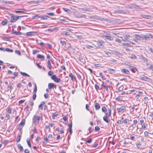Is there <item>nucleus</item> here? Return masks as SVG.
I'll use <instances>...</instances> for the list:
<instances>
[{
    "mask_svg": "<svg viewBox=\"0 0 153 153\" xmlns=\"http://www.w3.org/2000/svg\"><path fill=\"white\" fill-rule=\"evenodd\" d=\"M117 110L119 113L123 112L126 110V108L125 106H122L120 108H117Z\"/></svg>",
    "mask_w": 153,
    "mask_h": 153,
    "instance_id": "4",
    "label": "nucleus"
},
{
    "mask_svg": "<svg viewBox=\"0 0 153 153\" xmlns=\"http://www.w3.org/2000/svg\"><path fill=\"white\" fill-rule=\"evenodd\" d=\"M81 9L83 11H90V9L87 8L86 7L82 8Z\"/></svg>",
    "mask_w": 153,
    "mask_h": 153,
    "instance_id": "31",
    "label": "nucleus"
},
{
    "mask_svg": "<svg viewBox=\"0 0 153 153\" xmlns=\"http://www.w3.org/2000/svg\"><path fill=\"white\" fill-rule=\"evenodd\" d=\"M56 86L53 83H50L48 84V88L50 89L53 88L54 87L56 88Z\"/></svg>",
    "mask_w": 153,
    "mask_h": 153,
    "instance_id": "6",
    "label": "nucleus"
},
{
    "mask_svg": "<svg viewBox=\"0 0 153 153\" xmlns=\"http://www.w3.org/2000/svg\"><path fill=\"white\" fill-rule=\"evenodd\" d=\"M140 79L143 80H144L145 81H147L148 79H149L146 76L145 77H141L140 78Z\"/></svg>",
    "mask_w": 153,
    "mask_h": 153,
    "instance_id": "26",
    "label": "nucleus"
},
{
    "mask_svg": "<svg viewBox=\"0 0 153 153\" xmlns=\"http://www.w3.org/2000/svg\"><path fill=\"white\" fill-rule=\"evenodd\" d=\"M114 52L117 55H119L122 56L123 54L122 53H120L116 51H114Z\"/></svg>",
    "mask_w": 153,
    "mask_h": 153,
    "instance_id": "54",
    "label": "nucleus"
},
{
    "mask_svg": "<svg viewBox=\"0 0 153 153\" xmlns=\"http://www.w3.org/2000/svg\"><path fill=\"white\" fill-rule=\"evenodd\" d=\"M7 112L9 114H10L11 113V108L10 107H8L7 108Z\"/></svg>",
    "mask_w": 153,
    "mask_h": 153,
    "instance_id": "37",
    "label": "nucleus"
},
{
    "mask_svg": "<svg viewBox=\"0 0 153 153\" xmlns=\"http://www.w3.org/2000/svg\"><path fill=\"white\" fill-rule=\"evenodd\" d=\"M27 144H28V146L30 148H31V143H30V139L29 138L27 139Z\"/></svg>",
    "mask_w": 153,
    "mask_h": 153,
    "instance_id": "30",
    "label": "nucleus"
},
{
    "mask_svg": "<svg viewBox=\"0 0 153 153\" xmlns=\"http://www.w3.org/2000/svg\"><path fill=\"white\" fill-rule=\"evenodd\" d=\"M36 93H33V99L34 100H35L36 99Z\"/></svg>",
    "mask_w": 153,
    "mask_h": 153,
    "instance_id": "50",
    "label": "nucleus"
},
{
    "mask_svg": "<svg viewBox=\"0 0 153 153\" xmlns=\"http://www.w3.org/2000/svg\"><path fill=\"white\" fill-rule=\"evenodd\" d=\"M104 82H103L102 84L101 85V86L103 87L107 91H108V87L109 86H108L107 85H105L104 84Z\"/></svg>",
    "mask_w": 153,
    "mask_h": 153,
    "instance_id": "11",
    "label": "nucleus"
},
{
    "mask_svg": "<svg viewBox=\"0 0 153 153\" xmlns=\"http://www.w3.org/2000/svg\"><path fill=\"white\" fill-rule=\"evenodd\" d=\"M97 20H100L101 21H108V19H104L102 18H99L98 17H97L96 18Z\"/></svg>",
    "mask_w": 153,
    "mask_h": 153,
    "instance_id": "18",
    "label": "nucleus"
},
{
    "mask_svg": "<svg viewBox=\"0 0 153 153\" xmlns=\"http://www.w3.org/2000/svg\"><path fill=\"white\" fill-rule=\"evenodd\" d=\"M15 52L16 53H17L18 55H19V56L21 55V53L20 51L18 50H16L15 51Z\"/></svg>",
    "mask_w": 153,
    "mask_h": 153,
    "instance_id": "45",
    "label": "nucleus"
},
{
    "mask_svg": "<svg viewBox=\"0 0 153 153\" xmlns=\"http://www.w3.org/2000/svg\"><path fill=\"white\" fill-rule=\"evenodd\" d=\"M100 129L99 127L98 126H95V131H99Z\"/></svg>",
    "mask_w": 153,
    "mask_h": 153,
    "instance_id": "56",
    "label": "nucleus"
},
{
    "mask_svg": "<svg viewBox=\"0 0 153 153\" xmlns=\"http://www.w3.org/2000/svg\"><path fill=\"white\" fill-rule=\"evenodd\" d=\"M123 45L127 47H129L130 46V45L129 44L127 43H124L123 44Z\"/></svg>",
    "mask_w": 153,
    "mask_h": 153,
    "instance_id": "57",
    "label": "nucleus"
},
{
    "mask_svg": "<svg viewBox=\"0 0 153 153\" xmlns=\"http://www.w3.org/2000/svg\"><path fill=\"white\" fill-rule=\"evenodd\" d=\"M131 9H141L140 7L137 5H135V6H131Z\"/></svg>",
    "mask_w": 153,
    "mask_h": 153,
    "instance_id": "21",
    "label": "nucleus"
},
{
    "mask_svg": "<svg viewBox=\"0 0 153 153\" xmlns=\"http://www.w3.org/2000/svg\"><path fill=\"white\" fill-rule=\"evenodd\" d=\"M103 120L105 122L107 123H109L110 121V120H109L107 116H104L103 117Z\"/></svg>",
    "mask_w": 153,
    "mask_h": 153,
    "instance_id": "20",
    "label": "nucleus"
},
{
    "mask_svg": "<svg viewBox=\"0 0 153 153\" xmlns=\"http://www.w3.org/2000/svg\"><path fill=\"white\" fill-rule=\"evenodd\" d=\"M5 50L6 51L10 52H13V50L9 48H6L5 49Z\"/></svg>",
    "mask_w": 153,
    "mask_h": 153,
    "instance_id": "36",
    "label": "nucleus"
},
{
    "mask_svg": "<svg viewBox=\"0 0 153 153\" xmlns=\"http://www.w3.org/2000/svg\"><path fill=\"white\" fill-rule=\"evenodd\" d=\"M133 124H134V125H135L137 123V120H136V119L134 120L133 121Z\"/></svg>",
    "mask_w": 153,
    "mask_h": 153,
    "instance_id": "61",
    "label": "nucleus"
},
{
    "mask_svg": "<svg viewBox=\"0 0 153 153\" xmlns=\"http://www.w3.org/2000/svg\"><path fill=\"white\" fill-rule=\"evenodd\" d=\"M68 126L69 127V128H71L72 127V121H71V123L69 124H68Z\"/></svg>",
    "mask_w": 153,
    "mask_h": 153,
    "instance_id": "53",
    "label": "nucleus"
},
{
    "mask_svg": "<svg viewBox=\"0 0 153 153\" xmlns=\"http://www.w3.org/2000/svg\"><path fill=\"white\" fill-rule=\"evenodd\" d=\"M42 117L41 116L34 115L33 119V120H34V123L37 124H39V121Z\"/></svg>",
    "mask_w": 153,
    "mask_h": 153,
    "instance_id": "2",
    "label": "nucleus"
},
{
    "mask_svg": "<svg viewBox=\"0 0 153 153\" xmlns=\"http://www.w3.org/2000/svg\"><path fill=\"white\" fill-rule=\"evenodd\" d=\"M117 12L119 13H123V14H126L127 12L124 10H117Z\"/></svg>",
    "mask_w": 153,
    "mask_h": 153,
    "instance_id": "25",
    "label": "nucleus"
},
{
    "mask_svg": "<svg viewBox=\"0 0 153 153\" xmlns=\"http://www.w3.org/2000/svg\"><path fill=\"white\" fill-rule=\"evenodd\" d=\"M105 37L109 41H112L113 40V38L112 37L109 36H105Z\"/></svg>",
    "mask_w": 153,
    "mask_h": 153,
    "instance_id": "15",
    "label": "nucleus"
},
{
    "mask_svg": "<svg viewBox=\"0 0 153 153\" xmlns=\"http://www.w3.org/2000/svg\"><path fill=\"white\" fill-rule=\"evenodd\" d=\"M111 108H109L108 109V114H109V116H111Z\"/></svg>",
    "mask_w": 153,
    "mask_h": 153,
    "instance_id": "49",
    "label": "nucleus"
},
{
    "mask_svg": "<svg viewBox=\"0 0 153 153\" xmlns=\"http://www.w3.org/2000/svg\"><path fill=\"white\" fill-rule=\"evenodd\" d=\"M95 88L97 91H98L100 89L99 86L97 84L95 85Z\"/></svg>",
    "mask_w": 153,
    "mask_h": 153,
    "instance_id": "40",
    "label": "nucleus"
},
{
    "mask_svg": "<svg viewBox=\"0 0 153 153\" xmlns=\"http://www.w3.org/2000/svg\"><path fill=\"white\" fill-rule=\"evenodd\" d=\"M33 33H36V32H27L26 33V35L27 36H31L33 34Z\"/></svg>",
    "mask_w": 153,
    "mask_h": 153,
    "instance_id": "23",
    "label": "nucleus"
},
{
    "mask_svg": "<svg viewBox=\"0 0 153 153\" xmlns=\"http://www.w3.org/2000/svg\"><path fill=\"white\" fill-rule=\"evenodd\" d=\"M51 79L56 82L59 83L61 81V80L60 78H58L56 75H54L51 76Z\"/></svg>",
    "mask_w": 153,
    "mask_h": 153,
    "instance_id": "3",
    "label": "nucleus"
},
{
    "mask_svg": "<svg viewBox=\"0 0 153 153\" xmlns=\"http://www.w3.org/2000/svg\"><path fill=\"white\" fill-rule=\"evenodd\" d=\"M39 52V51L37 50H33V54L34 55Z\"/></svg>",
    "mask_w": 153,
    "mask_h": 153,
    "instance_id": "46",
    "label": "nucleus"
},
{
    "mask_svg": "<svg viewBox=\"0 0 153 153\" xmlns=\"http://www.w3.org/2000/svg\"><path fill=\"white\" fill-rule=\"evenodd\" d=\"M95 108L96 110H98L100 109V106L98 103L96 102L95 103Z\"/></svg>",
    "mask_w": 153,
    "mask_h": 153,
    "instance_id": "10",
    "label": "nucleus"
},
{
    "mask_svg": "<svg viewBox=\"0 0 153 153\" xmlns=\"http://www.w3.org/2000/svg\"><path fill=\"white\" fill-rule=\"evenodd\" d=\"M108 71L109 73L111 74L114 73L116 71L115 70L111 68H108Z\"/></svg>",
    "mask_w": 153,
    "mask_h": 153,
    "instance_id": "22",
    "label": "nucleus"
},
{
    "mask_svg": "<svg viewBox=\"0 0 153 153\" xmlns=\"http://www.w3.org/2000/svg\"><path fill=\"white\" fill-rule=\"evenodd\" d=\"M140 57H141L143 59L144 61L145 62H148V59L147 58L144 57L143 55H141L140 56Z\"/></svg>",
    "mask_w": 153,
    "mask_h": 153,
    "instance_id": "29",
    "label": "nucleus"
},
{
    "mask_svg": "<svg viewBox=\"0 0 153 153\" xmlns=\"http://www.w3.org/2000/svg\"><path fill=\"white\" fill-rule=\"evenodd\" d=\"M152 36L151 34H147L143 36L144 39L146 40H149V38H152Z\"/></svg>",
    "mask_w": 153,
    "mask_h": 153,
    "instance_id": "5",
    "label": "nucleus"
},
{
    "mask_svg": "<svg viewBox=\"0 0 153 153\" xmlns=\"http://www.w3.org/2000/svg\"><path fill=\"white\" fill-rule=\"evenodd\" d=\"M25 101V100H21L19 101V104H22Z\"/></svg>",
    "mask_w": 153,
    "mask_h": 153,
    "instance_id": "58",
    "label": "nucleus"
},
{
    "mask_svg": "<svg viewBox=\"0 0 153 153\" xmlns=\"http://www.w3.org/2000/svg\"><path fill=\"white\" fill-rule=\"evenodd\" d=\"M47 14L50 16H52L54 15V13H47Z\"/></svg>",
    "mask_w": 153,
    "mask_h": 153,
    "instance_id": "52",
    "label": "nucleus"
},
{
    "mask_svg": "<svg viewBox=\"0 0 153 153\" xmlns=\"http://www.w3.org/2000/svg\"><path fill=\"white\" fill-rule=\"evenodd\" d=\"M60 42L62 44V45H64L66 44V42L65 41H63L62 40H61L60 41Z\"/></svg>",
    "mask_w": 153,
    "mask_h": 153,
    "instance_id": "47",
    "label": "nucleus"
},
{
    "mask_svg": "<svg viewBox=\"0 0 153 153\" xmlns=\"http://www.w3.org/2000/svg\"><path fill=\"white\" fill-rule=\"evenodd\" d=\"M135 35L136 36V38L137 40H142L144 39L143 36V37H142L137 34H135Z\"/></svg>",
    "mask_w": 153,
    "mask_h": 153,
    "instance_id": "13",
    "label": "nucleus"
},
{
    "mask_svg": "<svg viewBox=\"0 0 153 153\" xmlns=\"http://www.w3.org/2000/svg\"><path fill=\"white\" fill-rule=\"evenodd\" d=\"M141 16L144 19H150L152 18L151 16L149 15H142Z\"/></svg>",
    "mask_w": 153,
    "mask_h": 153,
    "instance_id": "8",
    "label": "nucleus"
},
{
    "mask_svg": "<svg viewBox=\"0 0 153 153\" xmlns=\"http://www.w3.org/2000/svg\"><path fill=\"white\" fill-rule=\"evenodd\" d=\"M69 76L71 78V79L72 81H74L75 79V77L74 75L72 73L69 74Z\"/></svg>",
    "mask_w": 153,
    "mask_h": 153,
    "instance_id": "12",
    "label": "nucleus"
},
{
    "mask_svg": "<svg viewBox=\"0 0 153 153\" xmlns=\"http://www.w3.org/2000/svg\"><path fill=\"white\" fill-rule=\"evenodd\" d=\"M149 68L153 71V65L152 64L151 65Z\"/></svg>",
    "mask_w": 153,
    "mask_h": 153,
    "instance_id": "63",
    "label": "nucleus"
},
{
    "mask_svg": "<svg viewBox=\"0 0 153 153\" xmlns=\"http://www.w3.org/2000/svg\"><path fill=\"white\" fill-rule=\"evenodd\" d=\"M131 70L133 72H135L136 71H137V69L136 68H131Z\"/></svg>",
    "mask_w": 153,
    "mask_h": 153,
    "instance_id": "38",
    "label": "nucleus"
},
{
    "mask_svg": "<svg viewBox=\"0 0 153 153\" xmlns=\"http://www.w3.org/2000/svg\"><path fill=\"white\" fill-rule=\"evenodd\" d=\"M53 74V72L52 71H49L48 73V75L49 76H51Z\"/></svg>",
    "mask_w": 153,
    "mask_h": 153,
    "instance_id": "42",
    "label": "nucleus"
},
{
    "mask_svg": "<svg viewBox=\"0 0 153 153\" xmlns=\"http://www.w3.org/2000/svg\"><path fill=\"white\" fill-rule=\"evenodd\" d=\"M130 57L131 58H132V59H136L137 58V57L134 54L131 55V56H130Z\"/></svg>",
    "mask_w": 153,
    "mask_h": 153,
    "instance_id": "43",
    "label": "nucleus"
},
{
    "mask_svg": "<svg viewBox=\"0 0 153 153\" xmlns=\"http://www.w3.org/2000/svg\"><path fill=\"white\" fill-rule=\"evenodd\" d=\"M45 102L44 101H42L41 104L39 106V108H40L41 110H42L43 109V106L45 104Z\"/></svg>",
    "mask_w": 153,
    "mask_h": 153,
    "instance_id": "16",
    "label": "nucleus"
},
{
    "mask_svg": "<svg viewBox=\"0 0 153 153\" xmlns=\"http://www.w3.org/2000/svg\"><path fill=\"white\" fill-rule=\"evenodd\" d=\"M13 34L16 35H20L22 34V33L20 32H17L16 31H13Z\"/></svg>",
    "mask_w": 153,
    "mask_h": 153,
    "instance_id": "28",
    "label": "nucleus"
},
{
    "mask_svg": "<svg viewBox=\"0 0 153 153\" xmlns=\"http://www.w3.org/2000/svg\"><path fill=\"white\" fill-rule=\"evenodd\" d=\"M63 34L65 35L66 36H69L70 35L69 33L66 31H63Z\"/></svg>",
    "mask_w": 153,
    "mask_h": 153,
    "instance_id": "39",
    "label": "nucleus"
},
{
    "mask_svg": "<svg viewBox=\"0 0 153 153\" xmlns=\"http://www.w3.org/2000/svg\"><path fill=\"white\" fill-rule=\"evenodd\" d=\"M116 100L117 101H120L121 100V97H118L116 98Z\"/></svg>",
    "mask_w": 153,
    "mask_h": 153,
    "instance_id": "60",
    "label": "nucleus"
},
{
    "mask_svg": "<svg viewBox=\"0 0 153 153\" xmlns=\"http://www.w3.org/2000/svg\"><path fill=\"white\" fill-rule=\"evenodd\" d=\"M38 58L42 59V60H44L45 59V57L43 55L41 54H38L37 56Z\"/></svg>",
    "mask_w": 153,
    "mask_h": 153,
    "instance_id": "14",
    "label": "nucleus"
},
{
    "mask_svg": "<svg viewBox=\"0 0 153 153\" xmlns=\"http://www.w3.org/2000/svg\"><path fill=\"white\" fill-rule=\"evenodd\" d=\"M58 114H56V113H54L52 114V118L53 119H55V118H53V117H57L58 115Z\"/></svg>",
    "mask_w": 153,
    "mask_h": 153,
    "instance_id": "51",
    "label": "nucleus"
},
{
    "mask_svg": "<svg viewBox=\"0 0 153 153\" xmlns=\"http://www.w3.org/2000/svg\"><path fill=\"white\" fill-rule=\"evenodd\" d=\"M75 16L78 18H81V16H82L81 14L79 13H77L75 15Z\"/></svg>",
    "mask_w": 153,
    "mask_h": 153,
    "instance_id": "41",
    "label": "nucleus"
},
{
    "mask_svg": "<svg viewBox=\"0 0 153 153\" xmlns=\"http://www.w3.org/2000/svg\"><path fill=\"white\" fill-rule=\"evenodd\" d=\"M20 73L21 74H22V75H23L24 76H30L29 75H28L27 74V73H25L21 72H20Z\"/></svg>",
    "mask_w": 153,
    "mask_h": 153,
    "instance_id": "44",
    "label": "nucleus"
},
{
    "mask_svg": "<svg viewBox=\"0 0 153 153\" xmlns=\"http://www.w3.org/2000/svg\"><path fill=\"white\" fill-rule=\"evenodd\" d=\"M47 66V67L49 68L50 69H51L52 67L50 60H48V65Z\"/></svg>",
    "mask_w": 153,
    "mask_h": 153,
    "instance_id": "24",
    "label": "nucleus"
},
{
    "mask_svg": "<svg viewBox=\"0 0 153 153\" xmlns=\"http://www.w3.org/2000/svg\"><path fill=\"white\" fill-rule=\"evenodd\" d=\"M102 112L105 113L107 111V109L105 106H103L102 108Z\"/></svg>",
    "mask_w": 153,
    "mask_h": 153,
    "instance_id": "33",
    "label": "nucleus"
},
{
    "mask_svg": "<svg viewBox=\"0 0 153 153\" xmlns=\"http://www.w3.org/2000/svg\"><path fill=\"white\" fill-rule=\"evenodd\" d=\"M18 148L20 152H23L24 150L22 146L20 144H19L18 145Z\"/></svg>",
    "mask_w": 153,
    "mask_h": 153,
    "instance_id": "17",
    "label": "nucleus"
},
{
    "mask_svg": "<svg viewBox=\"0 0 153 153\" xmlns=\"http://www.w3.org/2000/svg\"><path fill=\"white\" fill-rule=\"evenodd\" d=\"M24 152L25 153H29L30 152L29 150L27 149H25V150Z\"/></svg>",
    "mask_w": 153,
    "mask_h": 153,
    "instance_id": "64",
    "label": "nucleus"
},
{
    "mask_svg": "<svg viewBox=\"0 0 153 153\" xmlns=\"http://www.w3.org/2000/svg\"><path fill=\"white\" fill-rule=\"evenodd\" d=\"M40 2V1L39 0L32 1L31 2V3L33 4H36Z\"/></svg>",
    "mask_w": 153,
    "mask_h": 153,
    "instance_id": "35",
    "label": "nucleus"
},
{
    "mask_svg": "<svg viewBox=\"0 0 153 153\" xmlns=\"http://www.w3.org/2000/svg\"><path fill=\"white\" fill-rule=\"evenodd\" d=\"M92 141V139H90L86 141V143H91Z\"/></svg>",
    "mask_w": 153,
    "mask_h": 153,
    "instance_id": "62",
    "label": "nucleus"
},
{
    "mask_svg": "<svg viewBox=\"0 0 153 153\" xmlns=\"http://www.w3.org/2000/svg\"><path fill=\"white\" fill-rule=\"evenodd\" d=\"M130 36L129 35H126L124 36L123 39V41L126 42H129L130 40L129 37Z\"/></svg>",
    "mask_w": 153,
    "mask_h": 153,
    "instance_id": "7",
    "label": "nucleus"
},
{
    "mask_svg": "<svg viewBox=\"0 0 153 153\" xmlns=\"http://www.w3.org/2000/svg\"><path fill=\"white\" fill-rule=\"evenodd\" d=\"M144 134L145 137H147L148 136L149 133L147 131H145L144 133Z\"/></svg>",
    "mask_w": 153,
    "mask_h": 153,
    "instance_id": "55",
    "label": "nucleus"
},
{
    "mask_svg": "<svg viewBox=\"0 0 153 153\" xmlns=\"http://www.w3.org/2000/svg\"><path fill=\"white\" fill-rule=\"evenodd\" d=\"M25 119H23L21 122L19 124V126H23L25 124Z\"/></svg>",
    "mask_w": 153,
    "mask_h": 153,
    "instance_id": "19",
    "label": "nucleus"
},
{
    "mask_svg": "<svg viewBox=\"0 0 153 153\" xmlns=\"http://www.w3.org/2000/svg\"><path fill=\"white\" fill-rule=\"evenodd\" d=\"M9 15L11 17L10 22L11 23H14L16 22L20 18L25 16H18L14 15L13 14L10 13Z\"/></svg>",
    "mask_w": 153,
    "mask_h": 153,
    "instance_id": "1",
    "label": "nucleus"
},
{
    "mask_svg": "<svg viewBox=\"0 0 153 153\" xmlns=\"http://www.w3.org/2000/svg\"><path fill=\"white\" fill-rule=\"evenodd\" d=\"M21 135H19L16 139V141L17 142H19L21 140Z\"/></svg>",
    "mask_w": 153,
    "mask_h": 153,
    "instance_id": "34",
    "label": "nucleus"
},
{
    "mask_svg": "<svg viewBox=\"0 0 153 153\" xmlns=\"http://www.w3.org/2000/svg\"><path fill=\"white\" fill-rule=\"evenodd\" d=\"M7 23V20L5 19L4 20L2 21L1 22V24L3 25H6Z\"/></svg>",
    "mask_w": 153,
    "mask_h": 153,
    "instance_id": "27",
    "label": "nucleus"
},
{
    "mask_svg": "<svg viewBox=\"0 0 153 153\" xmlns=\"http://www.w3.org/2000/svg\"><path fill=\"white\" fill-rule=\"evenodd\" d=\"M121 71L123 73L127 74H130L129 71L127 69H123L121 70Z\"/></svg>",
    "mask_w": 153,
    "mask_h": 153,
    "instance_id": "9",
    "label": "nucleus"
},
{
    "mask_svg": "<svg viewBox=\"0 0 153 153\" xmlns=\"http://www.w3.org/2000/svg\"><path fill=\"white\" fill-rule=\"evenodd\" d=\"M135 125L134 124H132L131 125L129 126V128H131V129L132 130L135 127Z\"/></svg>",
    "mask_w": 153,
    "mask_h": 153,
    "instance_id": "48",
    "label": "nucleus"
},
{
    "mask_svg": "<svg viewBox=\"0 0 153 153\" xmlns=\"http://www.w3.org/2000/svg\"><path fill=\"white\" fill-rule=\"evenodd\" d=\"M115 41L116 42H117L118 43H120L121 42V40L119 39H115Z\"/></svg>",
    "mask_w": 153,
    "mask_h": 153,
    "instance_id": "59",
    "label": "nucleus"
},
{
    "mask_svg": "<svg viewBox=\"0 0 153 153\" xmlns=\"http://www.w3.org/2000/svg\"><path fill=\"white\" fill-rule=\"evenodd\" d=\"M37 91V87L36 84H35L34 88L33 91V93H36Z\"/></svg>",
    "mask_w": 153,
    "mask_h": 153,
    "instance_id": "32",
    "label": "nucleus"
}]
</instances>
